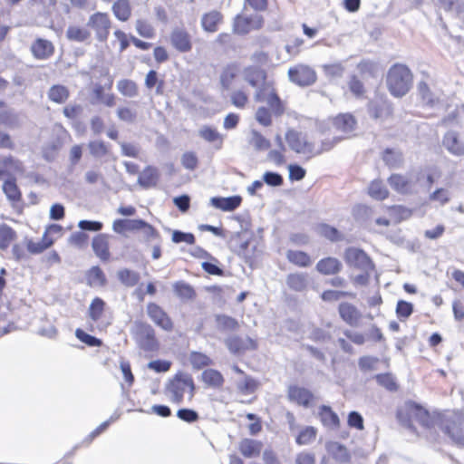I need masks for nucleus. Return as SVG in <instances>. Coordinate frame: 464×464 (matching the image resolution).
<instances>
[{"label": "nucleus", "mask_w": 464, "mask_h": 464, "mask_svg": "<svg viewBox=\"0 0 464 464\" xmlns=\"http://www.w3.org/2000/svg\"><path fill=\"white\" fill-rule=\"evenodd\" d=\"M242 74L245 81L256 88V102L266 104L256 109V122L265 128L272 126L274 118L283 116L286 110L285 102L280 97L275 82L267 81L266 71L256 65L246 66L242 69Z\"/></svg>", "instance_id": "1"}, {"label": "nucleus", "mask_w": 464, "mask_h": 464, "mask_svg": "<svg viewBox=\"0 0 464 464\" xmlns=\"http://www.w3.org/2000/svg\"><path fill=\"white\" fill-rule=\"evenodd\" d=\"M414 75L408 65L401 63H393L386 74V87L392 96L401 98L412 88Z\"/></svg>", "instance_id": "2"}, {"label": "nucleus", "mask_w": 464, "mask_h": 464, "mask_svg": "<svg viewBox=\"0 0 464 464\" xmlns=\"http://www.w3.org/2000/svg\"><path fill=\"white\" fill-rule=\"evenodd\" d=\"M164 392L174 404H181L185 396L191 401L196 393V384L191 374L184 372L175 373L166 383Z\"/></svg>", "instance_id": "3"}, {"label": "nucleus", "mask_w": 464, "mask_h": 464, "mask_svg": "<svg viewBox=\"0 0 464 464\" xmlns=\"http://www.w3.org/2000/svg\"><path fill=\"white\" fill-rule=\"evenodd\" d=\"M397 418L400 422L414 430V421L419 422L422 427L430 428L432 425V418L430 412L413 401H406L397 411Z\"/></svg>", "instance_id": "4"}, {"label": "nucleus", "mask_w": 464, "mask_h": 464, "mask_svg": "<svg viewBox=\"0 0 464 464\" xmlns=\"http://www.w3.org/2000/svg\"><path fill=\"white\" fill-rule=\"evenodd\" d=\"M134 334L139 347L147 353H157L160 343L157 338L155 329L148 323L138 321L135 323Z\"/></svg>", "instance_id": "5"}, {"label": "nucleus", "mask_w": 464, "mask_h": 464, "mask_svg": "<svg viewBox=\"0 0 464 464\" xmlns=\"http://www.w3.org/2000/svg\"><path fill=\"white\" fill-rule=\"evenodd\" d=\"M285 140L293 151L303 155L306 160L315 157V143L309 140L301 132L295 130H288L285 132Z\"/></svg>", "instance_id": "6"}, {"label": "nucleus", "mask_w": 464, "mask_h": 464, "mask_svg": "<svg viewBox=\"0 0 464 464\" xmlns=\"http://www.w3.org/2000/svg\"><path fill=\"white\" fill-rule=\"evenodd\" d=\"M87 26L99 42L104 43L110 36L112 21L107 12L97 11L89 16Z\"/></svg>", "instance_id": "7"}, {"label": "nucleus", "mask_w": 464, "mask_h": 464, "mask_svg": "<svg viewBox=\"0 0 464 464\" xmlns=\"http://www.w3.org/2000/svg\"><path fill=\"white\" fill-rule=\"evenodd\" d=\"M287 75L289 81L299 86L308 87L314 84L317 81L315 70L308 64L297 63L288 69Z\"/></svg>", "instance_id": "8"}, {"label": "nucleus", "mask_w": 464, "mask_h": 464, "mask_svg": "<svg viewBox=\"0 0 464 464\" xmlns=\"http://www.w3.org/2000/svg\"><path fill=\"white\" fill-rule=\"evenodd\" d=\"M112 228L119 234L126 231L144 230L150 237L157 238L160 237L159 231L152 225L142 219H116L113 221Z\"/></svg>", "instance_id": "9"}, {"label": "nucleus", "mask_w": 464, "mask_h": 464, "mask_svg": "<svg viewBox=\"0 0 464 464\" xmlns=\"http://www.w3.org/2000/svg\"><path fill=\"white\" fill-rule=\"evenodd\" d=\"M264 25V18L259 14L237 15L234 19L233 32L244 35L252 31L260 30Z\"/></svg>", "instance_id": "10"}, {"label": "nucleus", "mask_w": 464, "mask_h": 464, "mask_svg": "<svg viewBox=\"0 0 464 464\" xmlns=\"http://www.w3.org/2000/svg\"><path fill=\"white\" fill-rule=\"evenodd\" d=\"M344 261L350 266L369 272L374 269V265L370 256L362 249L348 247L344 251Z\"/></svg>", "instance_id": "11"}, {"label": "nucleus", "mask_w": 464, "mask_h": 464, "mask_svg": "<svg viewBox=\"0 0 464 464\" xmlns=\"http://www.w3.org/2000/svg\"><path fill=\"white\" fill-rule=\"evenodd\" d=\"M146 312L150 320L166 332L174 330V323L168 313L158 304L150 302L146 306Z\"/></svg>", "instance_id": "12"}, {"label": "nucleus", "mask_w": 464, "mask_h": 464, "mask_svg": "<svg viewBox=\"0 0 464 464\" xmlns=\"http://www.w3.org/2000/svg\"><path fill=\"white\" fill-rule=\"evenodd\" d=\"M242 74V67L237 62H230L225 64L219 72L218 80L222 90L229 91L239 80Z\"/></svg>", "instance_id": "13"}, {"label": "nucleus", "mask_w": 464, "mask_h": 464, "mask_svg": "<svg viewBox=\"0 0 464 464\" xmlns=\"http://www.w3.org/2000/svg\"><path fill=\"white\" fill-rule=\"evenodd\" d=\"M171 46L179 53H187L192 51L193 40L191 34L184 27H175L169 34Z\"/></svg>", "instance_id": "14"}, {"label": "nucleus", "mask_w": 464, "mask_h": 464, "mask_svg": "<svg viewBox=\"0 0 464 464\" xmlns=\"http://www.w3.org/2000/svg\"><path fill=\"white\" fill-rule=\"evenodd\" d=\"M227 349L233 354H242L250 350H256L257 343L248 336L232 335L226 340Z\"/></svg>", "instance_id": "15"}, {"label": "nucleus", "mask_w": 464, "mask_h": 464, "mask_svg": "<svg viewBox=\"0 0 464 464\" xmlns=\"http://www.w3.org/2000/svg\"><path fill=\"white\" fill-rule=\"evenodd\" d=\"M287 398L290 401L304 408L310 407L314 401V395L310 390L298 385L288 387Z\"/></svg>", "instance_id": "16"}, {"label": "nucleus", "mask_w": 464, "mask_h": 464, "mask_svg": "<svg viewBox=\"0 0 464 464\" xmlns=\"http://www.w3.org/2000/svg\"><path fill=\"white\" fill-rule=\"evenodd\" d=\"M30 52L36 60H48L55 53V46L53 42L38 37L33 41Z\"/></svg>", "instance_id": "17"}, {"label": "nucleus", "mask_w": 464, "mask_h": 464, "mask_svg": "<svg viewBox=\"0 0 464 464\" xmlns=\"http://www.w3.org/2000/svg\"><path fill=\"white\" fill-rule=\"evenodd\" d=\"M92 247L96 256L102 262H108L111 254L110 251V236L108 234H98L93 237Z\"/></svg>", "instance_id": "18"}, {"label": "nucleus", "mask_w": 464, "mask_h": 464, "mask_svg": "<svg viewBox=\"0 0 464 464\" xmlns=\"http://www.w3.org/2000/svg\"><path fill=\"white\" fill-rule=\"evenodd\" d=\"M343 269L342 262L334 256L321 258L315 266V270L322 276H336Z\"/></svg>", "instance_id": "19"}, {"label": "nucleus", "mask_w": 464, "mask_h": 464, "mask_svg": "<svg viewBox=\"0 0 464 464\" xmlns=\"http://www.w3.org/2000/svg\"><path fill=\"white\" fill-rule=\"evenodd\" d=\"M338 313L342 320L351 326H357L362 319L358 308L348 302H343L338 305Z\"/></svg>", "instance_id": "20"}, {"label": "nucleus", "mask_w": 464, "mask_h": 464, "mask_svg": "<svg viewBox=\"0 0 464 464\" xmlns=\"http://www.w3.org/2000/svg\"><path fill=\"white\" fill-rule=\"evenodd\" d=\"M144 85L147 90L154 91L158 96H162L166 92V82L163 75L156 70H150L145 75Z\"/></svg>", "instance_id": "21"}, {"label": "nucleus", "mask_w": 464, "mask_h": 464, "mask_svg": "<svg viewBox=\"0 0 464 464\" xmlns=\"http://www.w3.org/2000/svg\"><path fill=\"white\" fill-rule=\"evenodd\" d=\"M442 145L455 156L464 155V141L457 131H447L443 136Z\"/></svg>", "instance_id": "22"}, {"label": "nucleus", "mask_w": 464, "mask_h": 464, "mask_svg": "<svg viewBox=\"0 0 464 464\" xmlns=\"http://www.w3.org/2000/svg\"><path fill=\"white\" fill-rule=\"evenodd\" d=\"M224 16L221 12L218 10H211L203 14L201 17V26L207 33H216L219 25L222 24Z\"/></svg>", "instance_id": "23"}, {"label": "nucleus", "mask_w": 464, "mask_h": 464, "mask_svg": "<svg viewBox=\"0 0 464 464\" xmlns=\"http://www.w3.org/2000/svg\"><path fill=\"white\" fill-rule=\"evenodd\" d=\"M111 12L120 22H127L132 15V5L130 0H115L111 5Z\"/></svg>", "instance_id": "24"}, {"label": "nucleus", "mask_w": 464, "mask_h": 464, "mask_svg": "<svg viewBox=\"0 0 464 464\" xmlns=\"http://www.w3.org/2000/svg\"><path fill=\"white\" fill-rule=\"evenodd\" d=\"M343 138L330 136L325 131H321L318 136V144L315 143V157L332 150Z\"/></svg>", "instance_id": "25"}, {"label": "nucleus", "mask_w": 464, "mask_h": 464, "mask_svg": "<svg viewBox=\"0 0 464 464\" xmlns=\"http://www.w3.org/2000/svg\"><path fill=\"white\" fill-rule=\"evenodd\" d=\"M318 416L324 427L331 428L333 430H338L341 426V421L338 415L332 410L330 406H320Z\"/></svg>", "instance_id": "26"}, {"label": "nucleus", "mask_w": 464, "mask_h": 464, "mask_svg": "<svg viewBox=\"0 0 464 464\" xmlns=\"http://www.w3.org/2000/svg\"><path fill=\"white\" fill-rule=\"evenodd\" d=\"M160 179V173L157 168L147 166L143 169L138 178V183L143 188H150L157 186Z\"/></svg>", "instance_id": "27"}, {"label": "nucleus", "mask_w": 464, "mask_h": 464, "mask_svg": "<svg viewBox=\"0 0 464 464\" xmlns=\"http://www.w3.org/2000/svg\"><path fill=\"white\" fill-rule=\"evenodd\" d=\"M201 381L206 387L212 389H220L225 382L222 373L212 368L206 369L202 372Z\"/></svg>", "instance_id": "28"}, {"label": "nucleus", "mask_w": 464, "mask_h": 464, "mask_svg": "<svg viewBox=\"0 0 464 464\" xmlns=\"http://www.w3.org/2000/svg\"><path fill=\"white\" fill-rule=\"evenodd\" d=\"M369 111L374 119H387L392 117L393 109L392 102L385 99L371 103Z\"/></svg>", "instance_id": "29"}, {"label": "nucleus", "mask_w": 464, "mask_h": 464, "mask_svg": "<svg viewBox=\"0 0 464 464\" xmlns=\"http://www.w3.org/2000/svg\"><path fill=\"white\" fill-rule=\"evenodd\" d=\"M66 38L71 42L86 43L90 42L92 33L88 26L72 24L66 30Z\"/></svg>", "instance_id": "30"}, {"label": "nucleus", "mask_w": 464, "mask_h": 464, "mask_svg": "<svg viewBox=\"0 0 464 464\" xmlns=\"http://www.w3.org/2000/svg\"><path fill=\"white\" fill-rule=\"evenodd\" d=\"M263 444L261 441L244 439L239 443V451L245 458H256L261 454Z\"/></svg>", "instance_id": "31"}, {"label": "nucleus", "mask_w": 464, "mask_h": 464, "mask_svg": "<svg viewBox=\"0 0 464 464\" xmlns=\"http://www.w3.org/2000/svg\"><path fill=\"white\" fill-rule=\"evenodd\" d=\"M286 259L297 267L306 268L312 266L313 260L310 255L302 250L289 249L285 254Z\"/></svg>", "instance_id": "32"}, {"label": "nucleus", "mask_w": 464, "mask_h": 464, "mask_svg": "<svg viewBox=\"0 0 464 464\" xmlns=\"http://www.w3.org/2000/svg\"><path fill=\"white\" fill-rule=\"evenodd\" d=\"M390 186L400 194H409L411 192V182L402 174L393 173L388 178Z\"/></svg>", "instance_id": "33"}, {"label": "nucleus", "mask_w": 464, "mask_h": 464, "mask_svg": "<svg viewBox=\"0 0 464 464\" xmlns=\"http://www.w3.org/2000/svg\"><path fill=\"white\" fill-rule=\"evenodd\" d=\"M367 193L372 198L379 201H383L390 196L389 189L380 179H373L370 182Z\"/></svg>", "instance_id": "34"}, {"label": "nucleus", "mask_w": 464, "mask_h": 464, "mask_svg": "<svg viewBox=\"0 0 464 464\" xmlns=\"http://www.w3.org/2000/svg\"><path fill=\"white\" fill-rule=\"evenodd\" d=\"M242 202L240 196H232L228 198H212L211 204L223 211H233L237 208Z\"/></svg>", "instance_id": "35"}, {"label": "nucleus", "mask_w": 464, "mask_h": 464, "mask_svg": "<svg viewBox=\"0 0 464 464\" xmlns=\"http://www.w3.org/2000/svg\"><path fill=\"white\" fill-rule=\"evenodd\" d=\"M333 124L336 130L349 132L354 130L356 120L351 113H340L334 118Z\"/></svg>", "instance_id": "36"}, {"label": "nucleus", "mask_w": 464, "mask_h": 464, "mask_svg": "<svg viewBox=\"0 0 464 464\" xmlns=\"http://www.w3.org/2000/svg\"><path fill=\"white\" fill-rule=\"evenodd\" d=\"M48 99L58 104H63L67 102L70 97V90L63 84H53L50 87L47 92Z\"/></svg>", "instance_id": "37"}, {"label": "nucleus", "mask_w": 464, "mask_h": 464, "mask_svg": "<svg viewBox=\"0 0 464 464\" xmlns=\"http://www.w3.org/2000/svg\"><path fill=\"white\" fill-rule=\"evenodd\" d=\"M326 450L328 453L336 461L346 463L350 461L351 456L346 447L339 442L331 441L327 444Z\"/></svg>", "instance_id": "38"}, {"label": "nucleus", "mask_w": 464, "mask_h": 464, "mask_svg": "<svg viewBox=\"0 0 464 464\" xmlns=\"http://www.w3.org/2000/svg\"><path fill=\"white\" fill-rule=\"evenodd\" d=\"M229 100L234 107L244 110L250 102V95L246 89L239 88L230 92Z\"/></svg>", "instance_id": "39"}, {"label": "nucleus", "mask_w": 464, "mask_h": 464, "mask_svg": "<svg viewBox=\"0 0 464 464\" xmlns=\"http://www.w3.org/2000/svg\"><path fill=\"white\" fill-rule=\"evenodd\" d=\"M307 275L305 273H291L286 276L287 286L295 292H302L307 287Z\"/></svg>", "instance_id": "40"}, {"label": "nucleus", "mask_w": 464, "mask_h": 464, "mask_svg": "<svg viewBox=\"0 0 464 464\" xmlns=\"http://www.w3.org/2000/svg\"><path fill=\"white\" fill-rule=\"evenodd\" d=\"M11 170L23 172L24 168L22 162L12 156H7L0 160V179L8 174Z\"/></svg>", "instance_id": "41"}, {"label": "nucleus", "mask_w": 464, "mask_h": 464, "mask_svg": "<svg viewBox=\"0 0 464 464\" xmlns=\"http://www.w3.org/2000/svg\"><path fill=\"white\" fill-rule=\"evenodd\" d=\"M117 90L119 92L128 98H134L139 94V85L130 79H121L117 82Z\"/></svg>", "instance_id": "42"}, {"label": "nucleus", "mask_w": 464, "mask_h": 464, "mask_svg": "<svg viewBox=\"0 0 464 464\" xmlns=\"http://www.w3.org/2000/svg\"><path fill=\"white\" fill-rule=\"evenodd\" d=\"M386 208L390 214L391 220L394 223H400L406 220L412 215L411 209L401 205H392L388 206Z\"/></svg>", "instance_id": "43"}, {"label": "nucleus", "mask_w": 464, "mask_h": 464, "mask_svg": "<svg viewBox=\"0 0 464 464\" xmlns=\"http://www.w3.org/2000/svg\"><path fill=\"white\" fill-rule=\"evenodd\" d=\"M3 191L12 203H19L22 201V192L14 179H7L4 182Z\"/></svg>", "instance_id": "44"}, {"label": "nucleus", "mask_w": 464, "mask_h": 464, "mask_svg": "<svg viewBox=\"0 0 464 464\" xmlns=\"http://www.w3.org/2000/svg\"><path fill=\"white\" fill-rule=\"evenodd\" d=\"M17 238L16 232L6 224H0V249H7Z\"/></svg>", "instance_id": "45"}, {"label": "nucleus", "mask_w": 464, "mask_h": 464, "mask_svg": "<svg viewBox=\"0 0 464 464\" xmlns=\"http://www.w3.org/2000/svg\"><path fill=\"white\" fill-rule=\"evenodd\" d=\"M382 160L388 168H398L402 162V153L393 149L387 148L382 153Z\"/></svg>", "instance_id": "46"}, {"label": "nucleus", "mask_w": 464, "mask_h": 464, "mask_svg": "<svg viewBox=\"0 0 464 464\" xmlns=\"http://www.w3.org/2000/svg\"><path fill=\"white\" fill-rule=\"evenodd\" d=\"M117 277L120 282L127 287H132L136 285L140 279V274L138 272L129 268L120 269L117 272Z\"/></svg>", "instance_id": "47"}, {"label": "nucleus", "mask_w": 464, "mask_h": 464, "mask_svg": "<svg viewBox=\"0 0 464 464\" xmlns=\"http://www.w3.org/2000/svg\"><path fill=\"white\" fill-rule=\"evenodd\" d=\"M86 278L90 285L103 286L107 283L105 274L99 266H92L86 273Z\"/></svg>", "instance_id": "48"}, {"label": "nucleus", "mask_w": 464, "mask_h": 464, "mask_svg": "<svg viewBox=\"0 0 464 464\" xmlns=\"http://www.w3.org/2000/svg\"><path fill=\"white\" fill-rule=\"evenodd\" d=\"M105 307L106 303L102 298H93L88 310V314L92 321L99 322L104 314Z\"/></svg>", "instance_id": "49"}, {"label": "nucleus", "mask_w": 464, "mask_h": 464, "mask_svg": "<svg viewBox=\"0 0 464 464\" xmlns=\"http://www.w3.org/2000/svg\"><path fill=\"white\" fill-rule=\"evenodd\" d=\"M188 360L193 369L196 370L208 367L213 363L212 359L208 355L200 352H191Z\"/></svg>", "instance_id": "50"}, {"label": "nucleus", "mask_w": 464, "mask_h": 464, "mask_svg": "<svg viewBox=\"0 0 464 464\" xmlns=\"http://www.w3.org/2000/svg\"><path fill=\"white\" fill-rule=\"evenodd\" d=\"M278 149L271 150L267 154V159L276 166H282L286 162L285 152L286 148L284 145L282 139L278 136Z\"/></svg>", "instance_id": "51"}, {"label": "nucleus", "mask_w": 464, "mask_h": 464, "mask_svg": "<svg viewBox=\"0 0 464 464\" xmlns=\"http://www.w3.org/2000/svg\"><path fill=\"white\" fill-rule=\"evenodd\" d=\"M361 79L374 78L377 73L376 63L371 60H362L356 66Z\"/></svg>", "instance_id": "52"}, {"label": "nucleus", "mask_w": 464, "mask_h": 464, "mask_svg": "<svg viewBox=\"0 0 464 464\" xmlns=\"http://www.w3.org/2000/svg\"><path fill=\"white\" fill-rule=\"evenodd\" d=\"M438 5L446 13L460 15L464 13V2L459 0H438Z\"/></svg>", "instance_id": "53"}, {"label": "nucleus", "mask_w": 464, "mask_h": 464, "mask_svg": "<svg viewBox=\"0 0 464 464\" xmlns=\"http://www.w3.org/2000/svg\"><path fill=\"white\" fill-rule=\"evenodd\" d=\"M63 227L58 224H51L46 228L42 237L41 242L45 247V249L51 247L54 243V235H62Z\"/></svg>", "instance_id": "54"}, {"label": "nucleus", "mask_w": 464, "mask_h": 464, "mask_svg": "<svg viewBox=\"0 0 464 464\" xmlns=\"http://www.w3.org/2000/svg\"><path fill=\"white\" fill-rule=\"evenodd\" d=\"M347 84L349 91L355 98L362 99L365 96L366 89L362 83V79L358 75H351Z\"/></svg>", "instance_id": "55"}, {"label": "nucleus", "mask_w": 464, "mask_h": 464, "mask_svg": "<svg viewBox=\"0 0 464 464\" xmlns=\"http://www.w3.org/2000/svg\"><path fill=\"white\" fill-rule=\"evenodd\" d=\"M173 288L176 295L182 299L193 300L197 296L195 289L188 283L179 281L175 283Z\"/></svg>", "instance_id": "56"}, {"label": "nucleus", "mask_w": 464, "mask_h": 464, "mask_svg": "<svg viewBox=\"0 0 464 464\" xmlns=\"http://www.w3.org/2000/svg\"><path fill=\"white\" fill-rule=\"evenodd\" d=\"M199 136L208 142H218L221 146L223 143V135L218 130L211 126H203L199 130Z\"/></svg>", "instance_id": "57"}, {"label": "nucleus", "mask_w": 464, "mask_h": 464, "mask_svg": "<svg viewBox=\"0 0 464 464\" xmlns=\"http://www.w3.org/2000/svg\"><path fill=\"white\" fill-rule=\"evenodd\" d=\"M418 92L421 101L430 106H433L439 102V98L431 92L429 84L426 82H420L418 84Z\"/></svg>", "instance_id": "58"}, {"label": "nucleus", "mask_w": 464, "mask_h": 464, "mask_svg": "<svg viewBox=\"0 0 464 464\" xmlns=\"http://www.w3.org/2000/svg\"><path fill=\"white\" fill-rule=\"evenodd\" d=\"M88 148L94 158L105 157L110 153L109 145L103 140H92L88 143Z\"/></svg>", "instance_id": "59"}, {"label": "nucleus", "mask_w": 464, "mask_h": 464, "mask_svg": "<svg viewBox=\"0 0 464 464\" xmlns=\"http://www.w3.org/2000/svg\"><path fill=\"white\" fill-rule=\"evenodd\" d=\"M413 304L405 300H399L396 304L395 313L401 322L406 321L413 313Z\"/></svg>", "instance_id": "60"}, {"label": "nucleus", "mask_w": 464, "mask_h": 464, "mask_svg": "<svg viewBox=\"0 0 464 464\" xmlns=\"http://www.w3.org/2000/svg\"><path fill=\"white\" fill-rule=\"evenodd\" d=\"M374 379L379 385L385 388L389 392H396L399 388L395 378L390 372L376 374Z\"/></svg>", "instance_id": "61"}, {"label": "nucleus", "mask_w": 464, "mask_h": 464, "mask_svg": "<svg viewBox=\"0 0 464 464\" xmlns=\"http://www.w3.org/2000/svg\"><path fill=\"white\" fill-rule=\"evenodd\" d=\"M317 430L312 426L304 428L296 436L295 442L298 445H307L312 443L316 438Z\"/></svg>", "instance_id": "62"}, {"label": "nucleus", "mask_w": 464, "mask_h": 464, "mask_svg": "<svg viewBox=\"0 0 464 464\" xmlns=\"http://www.w3.org/2000/svg\"><path fill=\"white\" fill-rule=\"evenodd\" d=\"M135 28L138 34L143 38L151 39L155 36L153 25L145 19H138L135 23Z\"/></svg>", "instance_id": "63"}, {"label": "nucleus", "mask_w": 464, "mask_h": 464, "mask_svg": "<svg viewBox=\"0 0 464 464\" xmlns=\"http://www.w3.org/2000/svg\"><path fill=\"white\" fill-rule=\"evenodd\" d=\"M322 68L324 75L329 79L340 78L344 72V67L340 63L324 64Z\"/></svg>", "instance_id": "64"}]
</instances>
